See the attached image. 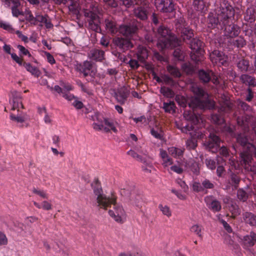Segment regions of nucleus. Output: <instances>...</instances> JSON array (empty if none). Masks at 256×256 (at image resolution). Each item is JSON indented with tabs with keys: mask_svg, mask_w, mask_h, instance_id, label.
I'll use <instances>...</instances> for the list:
<instances>
[{
	"mask_svg": "<svg viewBox=\"0 0 256 256\" xmlns=\"http://www.w3.org/2000/svg\"><path fill=\"white\" fill-rule=\"evenodd\" d=\"M242 242L245 248L252 246L256 242V234L251 232L250 235L244 236Z\"/></svg>",
	"mask_w": 256,
	"mask_h": 256,
	"instance_id": "nucleus-27",
	"label": "nucleus"
},
{
	"mask_svg": "<svg viewBox=\"0 0 256 256\" xmlns=\"http://www.w3.org/2000/svg\"><path fill=\"white\" fill-rule=\"evenodd\" d=\"M104 24L108 32L116 34L118 31L116 22L112 18L106 19Z\"/></svg>",
	"mask_w": 256,
	"mask_h": 256,
	"instance_id": "nucleus-25",
	"label": "nucleus"
},
{
	"mask_svg": "<svg viewBox=\"0 0 256 256\" xmlns=\"http://www.w3.org/2000/svg\"><path fill=\"white\" fill-rule=\"evenodd\" d=\"M238 106L244 111L250 112L252 110L251 107L244 102L240 101L238 103Z\"/></svg>",
	"mask_w": 256,
	"mask_h": 256,
	"instance_id": "nucleus-62",
	"label": "nucleus"
},
{
	"mask_svg": "<svg viewBox=\"0 0 256 256\" xmlns=\"http://www.w3.org/2000/svg\"><path fill=\"white\" fill-rule=\"evenodd\" d=\"M240 178L238 175L232 174L230 175V184L234 187V189H237L238 187Z\"/></svg>",
	"mask_w": 256,
	"mask_h": 256,
	"instance_id": "nucleus-43",
	"label": "nucleus"
},
{
	"mask_svg": "<svg viewBox=\"0 0 256 256\" xmlns=\"http://www.w3.org/2000/svg\"><path fill=\"white\" fill-rule=\"evenodd\" d=\"M11 57L14 60L16 63H18L20 66H24V62L23 58H20L16 54L12 53L11 54Z\"/></svg>",
	"mask_w": 256,
	"mask_h": 256,
	"instance_id": "nucleus-64",
	"label": "nucleus"
},
{
	"mask_svg": "<svg viewBox=\"0 0 256 256\" xmlns=\"http://www.w3.org/2000/svg\"><path fill=\"white\" fill-rule=\"evenodd\" d=\"M186 166L194 174L198 175L200 172L198 164L193 159H190L186 162Z\"/></svg>",
	"mask_w": 256,
	"mask_h": 256,
	"instance_id": "nucleus-29",
	"label": "nucleus"
},
{
	"mask_svg": "<svg viewBox=\"0 0 256 256\" xmlns=\"http://www.w3.org/2000/svg\"><path fill=\"white\" fill-rule=\"evenodd\" d=\"M230 43L231 46H236L237 48H242L246 44V42L242 36H239L236 40L230 39L228 41Z\"/></svg>",
	"mask_w": 256,
	"mask_h": 256,
	"instance_id": "nucleus-39",
	"label": "nucleus"
},
{
	"mask_svg": "<svg viewBox=\"0 0 256 256\" xmlns=\"http://www.w3.org/2000/svg\"><path fill=\"white\" fill-rule=\"evenodd\" d=\"M160 92L162 95L167 98H173L174 96V93L172 90L166 86H162L160 88Z\"/></svg>",
	"mask_w": 256,
	"mask_h": 256,
	"instance_id": "nucleus-47",
	"label": "nucleus"
},
{
	"mask_svg": "<svg viewBox=\"0 0 256 256\" xmlns=\"http://www.w3.org/2000/svg\"><path fill=\"white\" fill-rule=\"evenodd\" d=\"M220 139L218 136L214 134L210 133L209 136V139L206 142V146L212 152L217 151L220 147Z\"/></svg>",
	"mask_w": 256,
	"mask_h": 256,
	"instance_id": "nucleus-20",
	"label": "nucleus"
},
{
	"mask_svg": "<svg viewBox=\"0 0 256 256\" xmlns=\"http://www.w3.org/2000/svg\"><path fill=\"white\" fill-rule=\"evenodd\" d=\"M32 192L36 195L39 196L42 198L47 199L48 198V194H46V192L42 190H40L36 188H33Z\"/></svg>",
	"mask_w": 256,
	"mask_h": 256,
	"instance_id": "nucleus-54",
	"label": "nucleus"
},
{
	"mask_svg": "<svg viewBox=\"0 0 256 256\" xmlns=\"http://www.w3.org/2000/svg\"><path fill=\"white\" fill-rule=\"evenodd\" d=\"M140 24L137 21H133L128 24L121 25L118 28L119 32L126 36H131L136 33Z\"/></svg>",
	"mask_w": 256,
	"mask_h": 256,
	"instance_id": "nucleus-10",
	"label": "nucleus"
},
{
	"mask_svg": "<svg viewBox=\"0 0 256 256\" xmlns=\"http://www.w3.org/2000/svg\"><path fill=\"white\" fill-rule=\"evenodd\" d=\"M8 244V239L6 235L2 232L0 231V246H5Z\"/></svg>",
	"mask_w": 256,
	"mask_h": 256,
	"instance_id": "nucleus-61",
	"label": "nucleus"
},
{
	"mask_svg": "<svg viewBox=\"0 0 256 256\" xmlns=\"http://www.w3.org/2000/svg\"><path fill=\"white\" fill-rule=\"evenodd\" d=\"M238 68L242 72H246L250 68V62L247 60L242 58L237 63Z\"/></svg>",
	"mask_w": 256,
	"mask_h": 256,
	"instance_id": "nucleus-38",
	"label": "nucleus"
},
{
	"mask_svg": "<svg viewBox=\"0 0 256 256\" xmlns=\"http://www.w3.org/2000/svg\"><path fill=\"white\" fill-rule=\"evenodd\" d=\"M204 202L208 208L214 212H218L222 209L220 202L212 196H206Z\"/></svg>",
	"mask_w": 256,
	"mask_h": 256,
	"instance_id": "nucleus-19",
	"label": "nucleus"
},
{
	"mask_svg": "<svg viewBox=\"0 0 256 256\" xmlns=\"http://www.w3.org/2000/svg\"><path fill=\"white\" fill-rule=\"evenodd\" d=\"M175 104L174 102H164L163 108L165 112L168 113H173L175 112Z\"/></svg>",
	"mask_w": 256,
	"mask_h": 256,
	"instance_id": "nucleus-45",
	"label": "nucleus"
},
{
	"mask_svg": "<svg viewBox=\"0 0 256 256\" xmlns=\"http://www.w3.org/2000/svg\"><path fill=\"white\" fill-rule=\"evenodd\" d=\"M128 154L133 158L136 159L138 161L140 162L143 164H144L146 162V160L145 158H142L141 156L138 154L136 152L132 150H129L128 152Z\"/></svg>",
	"mask_w": 256,
	"mask_h": 256,
	"instance_id": "nucleus-53",
	"label": "nucleus"
},
{
	"mask_svg": "<svg viewBox=\"0 0 256 256\" xmlns=\"http://www.w3.org/2000/svg\"><path fill=\"white\" fill-rule=\"evenodd\" d=\"M241 157L243 164H244V168L246 169V166H250V164L251 163L252 160V156L247 152H244L242 153Z\"/></svg>",
	"mask_w": 256,
	"mask_h": 256,
	"instance_id": "nucleus-42",
	"label": "nucleus"
},
{
	"mask_svg": "<svg viewBox=\"0 0 256 256\" xmlns=\"http://www.w3.org/2000/svg\"><path fill=\"white\" fill-rule=\"evenodd\" d=\"M242 218L246 224L252 226H256V216L250 212L242 214Z\"/></svg>",
	"mask_w": 256,
	"mask_h": 256,
	"instance_id": "nucleus-26",
	"label": "nucleus"
},
{
	"mask_svg": "<svg viewBox=\"0 0 256 256\" xmlns=\"http://www.w3.org/2000/svg\"><path fill=\"white\" fill-rule=\"evenodd\" d=\"M160 132V130H159L158 128H156V129L152 128L150 130V134L152 135L154 138L160 140L162 139V136Z\"/></svg>",
	"mask_w": 256,
	"mask_h": 256,
	"instance_id": "nucleus-60",
	"label": "nucleus"
},
{
	"mask_svg": "<svg viewBox=\"0 0 256 256\" xmlns=\"http://www.w3.org/2000/svg\"><path fill=\"white\" fill-rule=\"evenodd\" d=\"M256 8L254 6L248 8L244 14V19L249 22H254L256 16Z\"/></svg>",
	"mask_w": 256,
	"mask_h": 256,
	"instance_id": "nucleus-28",
	"label": "nucleus"
},
{
	"mask_svg": "<svg viewBox=\"0 0 256 256\" xmlns=\"http://www.w3.org/2000/svg\"><path fill=\"white\" fill-rule=\"evenodd\" d=\"M98 10H86L84 11V16L87 18L88 22V28L96 32H99L101 29L100 26L99 17L97 14Z\"/></svg>",
	"mask_w": 256,
	"mask_h": 256,
	"instance_id": "nucleus-7",
	"label": "nucleus"
},
{
	"mask_svg": "<svg viewBox=\"0 0 256 256\" xmlns=\"http://www.w3.org/2000/svg\"><path fill=\"white\" fill-rule=\"evenodd\" d=\"M93 64L92 62L85 60L82 63H77L75 65V70L82 73L84 78L90 75V72H92Z\"/></svg>",
	"mask_w": 256,
	"mask_h": 256,
	"instance_id": "nucleus-15",
	"label": "nucleus"
},
{
	"mask_svg": "<svg viewBox=\"0 0 256 256\" xmlns=\"http://www.w3.org/2000/svg\"><path fill=\"white\" fill-rule=\"evenodd\" d=\"M240 80L246 84L254 86H256V80L254 78L248 74H242L240 78Z\"/></svg>",
	"mask_w": 256,
	"mask_h": 256,
	"instance_id": "nucleus-35",
	"label": "nucleus"
},
{
	"mask_svg": "<svg viewBox=\"0 0 256 256\" xmlns=\"http://www.w3.org/2000/svg\"><path fill=\"white\" fill-rule=\"evenodd\" d=\"M205 164L207 168L211 170H215L216 166V161L211 158H206L205 160Z\"/></svg>",
	"mask_w": 256,
	"mask_h": 256,
	"instance_id": "nucleus-57",
	"label": "nucleus"
},
{
	"mask_svg": "<svg viewBox=\"0 0 256 256\" xmlns=\"http://www.w3.org/2000/svg\"><path fill=\"white\" fill-rule=\"evenodd\" d=\"M0 26L4 30L8 32L13 33L14 32V29L12 28V26L8 24L1 22H0Z\"/></svg>",
	"mask_w": 256,
	"mask_h": 256,
	"instance_id": "nucleus-63",
	"label": "nucleus"
},
{
	"mask_svg": "<svg viewBox=\"0 0 256 256\" xmlns=\"http://www.w3.org/2000/svg\"><path fill=\"white\" fill-rule=\"evenodd\" d=\"M39 13H36L35 16H34L30 11H28L26 13V20H28L31 25L36 26L37 22V16Z\"/></svg>",
	"mask_w": 256,
	"mask_h": 256,
	"instance_id": "nucleus-46",
	"label": "nucleus"
},
{
	"mask_svg": "<svg viewBox=\"0 0 256 256\" xmlns=\"http://www.w3.org/2000/svg\"><path fill=\"white\" fill-rule=\"evenodd\" d=\"M167 70L173 77L179 78L181 76L182 74L178 68L175 66L168 65L166 67Z\"/></svg>",
	"mask_w": 256,
	"mask_h": 256,
	"instance_id": "nucleus-40",
	"label": "nucleus"
},
{
	"mask_svg": "<svg viewBox=\"0 0 256 256\" xmlns=\"http://www.w3.org/2000/svg\"><path fill=\"white\" fill-rule=\"evenodd\" d=\"M216 14L212 12L208 14L207 18L208 26L214 29L219 24L222 28L226 25L234 18L235 10L234 8L226 0L222 1L218 10H216Z\"/></svg>",
	"mask_w": 256,
	"mask_h": 256,
	"instance_id": "nucleus-1",
	"label": "nucleus"
},
{
	"mask_svg": "<svg viewBox=\"0 0 256 256\" xmlns=\"http://www.w3.org/2000/svg\"><path fill=\"white\" fill-rule=\"evenodd\" d=\"M233 104L228 100L226 99L220 104V106L218 110V114H212V121L218 125L224 124L225 122L223 114L230 112L232 108Z\"/></svg>",
	"mask_w": 256,
	"mask_h": 256,
	"instance_id": "nucleus-5",
	"label": "nucleus"
},
{
	"mask_svg": "<svg viewBox=\"0 0 256 256\" xmlns=\"http://www.w3.org/2000/svg\"><path fill=\"white\" fill-rule=\"evenodd\" d=\"M158 208L162 212V214L170 218L172 216V211L170 208L166 206L160 204L158 205Z\"/></svg>",
	"mask_w": 256,
	"mask_h": 256,
	"instance_id": "nucleus-50",
	"label": "nucleus"
},
{
	"mask_svg": "<svg viewBox=\"0 0 256 256\" xmlns=\"http://www.w3.org/2000/svg\"><path fill=\"white\" fill-rule=\"evenodd\" d=\"M237 123L238 125L244 126L245 128L248 127V123L246 116H238L237 118Z\"/></svg>",
	"mask_w": 256,
	"mask_h": 256,
	"instance_id": "nucleus-56",
	"label": "nucleus"
},
{
	"mask_svg": "<svg viewBox=\"0 0 256 256\" xmlns=\"http://www.w3.org/2000/svg\"><path fill=\"white\" fill-rule=\"evenodd\" d=\"M12 94V106L11 110H15L18 109V111L20 106L22 108H24V106L22 103L20 94L16 91H14Z\"/></svg>",
	"mask_w": 256,
	"mask_h": 256,
	"instance_id": "nucleus-21",
	"label": "nucleus"
},
{
	"mask_svg": "<svg viewBox=\"0 0 256 256\" xmlns=\"http://www.w3.org/2000/svg\"><path fill=\"white\" fill-rule=\"evenodd\" d=\"M128 93L124 90H120L116 94V99L121 104H124L128 98Z\"/></svg>",
	"mask_w": 256,
	"mask_h": 256,
	"instance_id": "nucleus-37",
	"label": "nucleus"
},
{
	"mask_svg": "<svg viewBox=\"0 0 256 256\" xmlns=\"http://www.w3.org/2000/svg\"><path fill=\"white\" fill-rule=\"evenodd\" d=\"M210 58L212 63L224 65L227 62L228 57L224 54L218 50H214L210 55Z\"/></svg>",
	"mask_w": 256,
	"mask_h": 256,
	"instance_id": "nucleus-18",
	"label": "nucleus"
},
{
	"mask_svg": "<svg viewBox=\"0 0 256 256\" xmlns=\"http://www.w3.org/2000/svg\"><path fill=\"white\" fill-rule=\"evenodd\" d=\"M130 202L132 204L139 206L142 202V196L140 194H132L130 196Z\"/></svg>",
	"mask_w": 256,
	"mask_h": 256,
	"instance_id": "nucleus-48",
	"label": "nucleus"
},
{
	"mask_svg": "<svg viewBox=\"0 0 256 256\" xmlns=\"http://www.w3.org/2000/svg\"><path fill=\"white\" fill-rule=\"evenodd\" d=\"M184 151V148H178L172 146L168 148V154L175 158H178L181 156H182Z\"/></svg>",
	"mask_w": 256,
	"mask_h": 256,
	"instance_id": "nucleus-32",
	"label": "nucleus"
},
{
	"mask_svg": "<svg viewBox=\"0 0 256 256\" xmlns=\"http://www.w3.org/2000/svg\"><path fill=\"white\" fill-rule=\"evenodd\" d=\"M215 182H211L210 180L205 178L202 181V186L203 190L204 189H213L214 188Z\"/></svg>",
	"mask_w": 256,
	"mask_h": 256,
	"instance_id": "nucleus-52",
	"label": "nucleus"
},
{
	"mask_svg": "<svg viewBox=\"0 0 256 256\" xmlns=\"http://www.w3.org/2000/svg\"><path fill=\"white\" fill-rule=\"evenodd\" d=\"M184 116L187 120L190 122V124H188L192 125L196 124L198 122V117L194 114V112L190 111H185L184 113Z\"/></svg>",
	"mask_w": 256,
	"mask_h": 256,
	"instance_id": "nucleus-34",
	"label": "nucleus"
},
{
	"mask_svg": "<svg viewBox=\"0 0 256 256\" xmlns=\"http://www.w3.org/2000/svg\"><path fill=\"white\" fill-rule=\"evenodd\" d=\"M24 66L26 70L35 77L38 78L41 74L40 71L36 66H32L30 64L24 62Z\"/></svg>",
	"mask_w": 256,
	"mask_h": 256,
	"instance_id": "nucleus-33",
	"label": "nucleus"
},
{
	"mask_svg": "<svg viewBox=\"0 0 256 256\" xmlns=\"http://www.w3.org/2000/svg\"><path fill=\"white\" fill-rule=\"evenodd\" d=\"M198 77L200 81L204 83H208L211 81L215 85L220 84L218 76L211 70H200L198 71Z\"/></svg>",
	"mask_w": 256,
	"mask_h": 256,
	"instance_id": "nucleus-11",
	"label": "nucleus"
},
{
	"mask_svg": "<svg viewBox=\"0 0 256 256\" xmlns=\"http://www.w3.org/2000/svg\"><path fill=\"white\" fill-rule=\"evenodd\" d=\"M92 186L93 188L94 194L97 196L96 202L98 206L100 208L106 210L112 204H114L116 202V198L114 196H112L111 197H109L103 194L100 184L98 180H94V184H92Z\"/></svg>",
	"mask_w": 256,
	"mask_h": 256,
	"instance_id": "nucleus-4",
	"label": "nucleus"
},
{
	"mask_svg": "<svg viewBox=\"0 0 256 256\" xmlns=\"http://www.w3.org/2000/svg\"><path fill=\"white\" fill-rule=\"evenodd\" d=\"M155 6L162 12H171L174 10L173 0H156Z\"/></svg>",
	"mask_w": 256,
	"mask_h": 256,
	"instance_id": "nucleus-14",
	"label": "nucleus"
},
{
	"mask_svg": "<svg viewBox=\"0 0 256 256\" xmlns=\"http://www.w3.org/2000/svg\"><path fill=\"white\" fill-rule=\"evenodd\" d=\"M232 20V18L228 24L223 25L221 28L222 29L224 28V35L230 38L238 36L240 32V30L238 26L234 24H230Z\"/></svg>",
	"mask_w": 256,
	"mask_h": 256,
	"instance_id": "nucleus-16",
	"label": "nucleus"
},
{
	"mask_svg": "<svg viewBox=\"0 0 256 256\" xmlns=\"http://www.w3.org/2000/svg\"><path fill=\"white\" fill-rule=\"evenodd\" d=\"M98 123H94L92 127L94 129L96 130H103L106 132H110L111 130L114 132H117L114 121L112 120L102 118H98Z\"/></svg>",
	"mask_w": 256,
	"mask_h": 256,
	"instance_id": "nucleus-8",
	"label": "nucleus"
},
{
	"mask_svg": "<svg viewBox=\"0 0 256 256\" xmlns=\"http://www.w3.org/2000/svg\"><path fill=\"white\" fill-rule=\"evenodd\" d=\"M104 52L98 48L90 49L88 52V57L92 60L102 62L104 60Z\"/></svg>",
	"mask_w": 256,
	"mask_h": 256,
	"instance_id": "nucleus-17",
	"label": "nucleus"
},
{
	"mask_svg": "<svg viewBox=\"0 0 256 256\" xmlns=\"http://www.w3.org/2000/svg\"><path fill=\"white\" fill-rule=\"evenodd\" d=\"M148 6L145 1L140 0L139 4L134 9V16L140 20H146L148 18Z\"/></svg>",
	"mask_w": 256,
	"mask_h": 256,
	"instance_id": "nucleus-12",
	"label": "nucleus"
},
{
	"mask_svg": "<svg viewBox=\"0 0 256 256\" xmlns=\"http://www.w3.org/2000/svg\"><path fill=\"white\" fill-rule=\"evenodd\" d=\"M252 190L246 191L243 188H240L237 191L238 198L242 202H245L252 196Z\"/></svg>",
	"mask_w": 256,
	"mask_h": 256,
	"instance_id": "nucleus-30",
	"label": "nucleus"
},
{
	"mask_svg": "<svg viewBox=\"0 0 256 256\" xmlns=\"http://www.w3.org/2000/svg\"><path fill=\"white\" fill-rule=\"evenodd\" d=\"M34 204L39 209L42 208L46 210H50L52 209V204L46 200L42 202L41 204H39L36 202H34Z\"/></svg>",
	"mask_w": 256,
	"mask_h": 256,
	"instance_id": "nucleus-41",
	"label": "nucleus"
},
{
	"mask_svg": "<svg viewBox=\"0 0 256 256\" xmlns=\"http://www.w3.org/2000/svg\"><path fill=\"white\" fill-rule=\"evenodd\" d=\"M202 42L197 38H193L190 44V48L196 53L201 54Z\"/></svg>",
	"mask_w": 256,
	"mask_h": 256,
	"instance_id": "nucleus-31",
	"label": "nucleus"
},
{
	"mask_svg": "<svg viewBox=\"0 0 256 256\" xmlns=\"http://www.w3.org/2000/svg\"><path fill=\"white\" fill-rule=\"evenodd\" d=\"M182 132L189 134L191 138L186 142V148L189 150H194L197 146L196 139L200 137V135L196 131L194 127L192 124H186L180 128Z\"/></svg>",
	"mask_w": 256,
	"mask_h": 256,
	"instance_id": "nucleus-6",
	"label": "nucleus"
},
{
	"mask_svg": "<svg viewBox=\"0 0 256 256\" xmlns=\"http://www.w3.org/2000/svg\"><path fill=\"white\" fill-rule=\"evenodd\" d=\"M236 140L238 143L240 145L245 146L247 144L248 140L244 134H239L236 137Z\"/></svg>",
	"mask_w": 256,
	"mask_h": 256,
	"instance_id": "nucleus-55",
	"label": "nucleus"
},
{
	"mask_svg": "<svg viewBox=\"0 0 256 256\" xmlns=\"http://www.w3.org/2000/svg\"><path fill=\"white\" fill-rule=\"evenodd\" d=\"M20 6H17L11 8L12 12L14 16L18 18L19 16H23V12L20 10Z\"/></svg>",
	"mask_w": 256,
	"mask_h": 256,
	"instance_id": "nucleus-58",
	"label": "nucleus"
},
{
	"mask_svg": "<svg viewBox=\"0 0 256 256\" xmlns=\"http://www.w3.org/2000/svg\"><path fill=\"white\" fill-rule=\"evenodd\" d=\"M176 28L180 32L181 36L184 40H189L194 36L193 30L188 28H182L180 24H176Z\"/></svg>",
	"mask_w": 256,
	"mask_h": 256,
	"instance_id": "nucleus-22",
	"label": "nucleus"
},
{
	"mask_svg": "<svg viewBox=\"0 0 256 256\" xmlns=\"http://www.w3.org/2000/svg\"><path fill=\"white\" fill-rule=\"evenodd\" d=\"M112 42L114 46L122 52H124L133 47L132 44L128 38L116 37L113 39Z\"/></svg>",
	"mask_w": 256,
	"mask_h": 256,
	"instance_id": "nucleus-13",
	"label": "nucleus"
},
{
	"mask_svg": "<svg viewBox=\"0 0 256 256\" xmlns=\"http://www.w3.org/2000/svg\"><path fill=\"white\" fill-rule=\"evenodd\" d=\"M176 100L181 106L185 108L188 104V106L192 109L198 108L210 110L214 108L215 106L214 100L204 101L198 98H192L187 100L184 96H176Z\"/></svg>",
	"mask_w": 256,
	"mask_h": 256,
	"instance_id": "nucleus-3",
	"label": "nucleus"
},
{
	"mask_svg": "<svg viewBox=\"0 0 256 256\" xmlns=\"http://www.w3.org/2000/svg\"><path fill=\"white\" fill-rule=\"evenodd\" d=\"M114 206L113 210H110L108 214L114 220L122 224L123 223L126 218V212L122 206L116 204V202L114 204H112Z\"/></svg>",
	"mask_w": 256,
	"mask_h": 256,
	"instance_id": "nucleus-9",
	"label": "nucleus"
},
{
	"mask_svg": "<svg viewBox=\"0 0 256 256\" xmlns=\"http://www.w3.org/2000/svg\"><path fill=\"white\" fill-rule=\"evenodd\" d=\"M190 230L191 232L197 235L200 238L202 239V226L194 224L190 228Z\"/></svg>",
	"mask_w": 256,
	"mask_h": 256,
	"instance_id": "nucleus-44",
	"label": "nucleus"
},
{
	"mask_svg": "<svg viewBox=\"0 0 256 256\" xmlns=\"http://www.w3.org/2000/svg\"><path fill=\"white\" fill-rule=\"evenodd\" d=\"M38 22L40 23V26L44 25L46 28L48 29L52 28L54 26L51 19L48 14L43 16L38 14V16H37L36 25L38 24Z\"/></svg>",
	"mask_w": 256,
	"mask_h": 256,
	"instance_id": "nucleus-23",
	"label": "nucleus"
},
{
	"mask_svg": "<svg viewBox=\"0 0 256 256\" xmlns=\"http://www.w3.org/2000/svg\"><path fill=\"white\" fill-rule=\"evenodd\" d=\"M192 91L196 96L195 98H198L201 100H210L207 98L208 94L205 92L204 90L196 85H194L192 87Z\"/></svg>",
	"mask_w": 256,
	"mask_h": 256,
	"instance_id": "nucleus-24",
	"label": "nucleus"
},
{
	"mask_svg": "<svg viewBox=\"0 0 256 256\" xmlns=\"http://www.w3.org/2000/svg\"><path fill=\"white\" fill-rule=\"evenodd\" d=\"M138 60L144 62L148 57V52L146 48L142 46L139 47L137 53Z\"/></svg>",
	"mask_w": 256,
	"mask_h": 256,
	"instance_id": "nucleus-36",
	"label": "nucleus"
},
{
	"mask_svg": "<svg viewBox=\"0 0 256 256\" xmlns=\"http://www.w3.org/2000/svg\"><path fill=\"white\" fill-rule=\"evenodd\" d=\"M4 5L8 8H12L14 6H20V0H2Z\"/></svg>",
	"mask_w": 256,
	"mask_h": 256,
	"instance_id": "nucleus-51",
	"label": "nucleus"
},
{
	"mask_svg": "<svg viewBox=\"0 0 256 256\" xmlns=\"http://www.w3.org/2000/svg\"><path fill=\"white\" fill-rule=\"evenodd\" d=\"M158 46L162 50L165 48H174L181 44V40L172 34L171 31L164 26H160L158 29Z\"/></svg>",
	"mask_w": 256,
	"mask_h": 256,
	"instance_id": "nucleus-2",
	"label": "nucleus"
},
{
	"mask_svg": "<svg viewBox=\"0 0 256 256\" xmlns=\"http://www.w3.org/2000/svg\"><path fill=\"white\" fill-rule=\"evenodd\" d=\"M141 0H122V5L126 8H132L134 6L139 4Z\"/></svg>",
	"mask_w": 256,
	"mask_h": 256,
	"instance_id": "nucleus-49",
	"label": "nucleus"
},
{
	"mask_svg": "<svg viewBox=\"0 0 256 256\" xmlns=\"http://www.w3.org/2000/svg\"><path fill=\"white\" fill-rule=\"evenodd\" d=\"M10 118L12 120L20 123L24 122L26 119L24 116H16L12 113L10 115Z\"/></svg>",
	"mask_w": 256,
	"mask_h": 256,
	"instance_id": "nucleus-59",
	"label": "nucleus"
}]
</instances>
